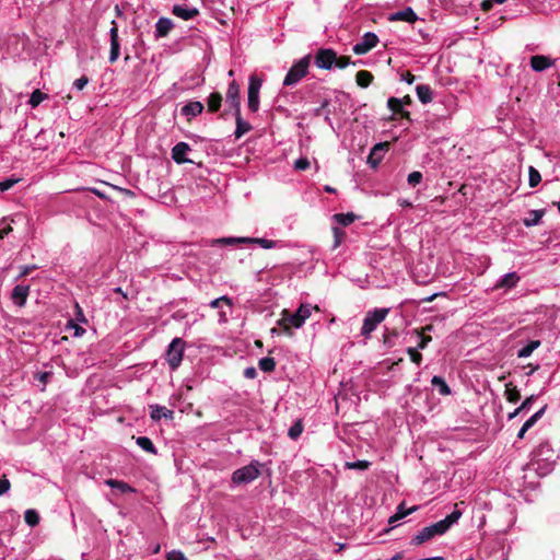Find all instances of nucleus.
Here are the masks:
<instances>
[{
    "instance_id": "nucleus-1",
    "label": "nucleus",
    "mask_w": 560,
    "mask_h": 560,
    "mask_svg": "<svg viewBox=\"0 0 560 560\" xmlns=\"http://www.w3.org/2000/svg\"><path fill=\"white\" fill-rule=\"evenodd\" d=\"M460 516L462 512L459 510H454L445 518L429 526H425L421 530H419L418 534L412 537L411 544L415 546H420L431 540L435 536H441L445 534L451 528L452 525L457 523Z\"/></svg>"
},
{
    "instance_id": "nucleus-2",
    "label": "nucleus",
    "mask_w": 560,
    "mask_h": 560,
    "mask_svg": "<svg viewBox=\"0 0 560 560\" xmlns=\"http://www.w3.org/2000/svg\"><path fill=\"white\" fill-rule=\"evenodd\" d=\"M313 311H318V306L312 305L311 303L300 304L294 313H290L284 310L282 312V317L278 320V325L284 330V332L291 334V328H301L305 324L306 319L311 317Z\"/></svg>"
},
{
    "instance_id": "nucleus-3",
    "label": "nucleus",
    "mask_w": 560,
    "mask_h": 560,
    "mask_svg": "<svg viewBox=\"0 0 560 560\" xmlns=\"http://www.w3.org/2000/svg\"><path fill=\"white\" fill-rule=\"evenodd\" d=\"M311 63V56L306 55L303 58L295 61L289 69L284 77L283 85L293 86L296 85L307 73Z\"/></svg>"
},
{
    "instance_id": "nucleus-4",
    "label": "nucleus",
    "mask_w": 560,
    "mask_h": 560,
    "mask_svg": "<svg viewBox=\"0 0 560 560\" xmlns=\"http://www.w3.org/2000/svg\"><path fill=\"white\" fill-rule=\"evenodd\" d=\"M389 311L390 308L388 307L374 308L372 311H369L363 319L361 335L366 339L370 338L371 334L386 318Z\"/></svg>"
},
{
    "instance_id": "nucleus-5",
    "label": "nucleus",
    "mask_w": 560,
    "mask_h": 560,
    "mask_svg": "<svg viewBox=\"0 0 560 560\" xmlns=\"http://www.w3.org/2000/svg\"><path fill=\"white\" fill-rule=\"evenodd\" d=\"M261 464L258 460H252L248 465L236 469L231 477L234 485H246L258 478Z\"/></svg>"
},
{
    "instance_id": "nucleus-6",
    "label": "nucleus",
    "mask_w": 560,
    "mask_h": 560,
    "mask_svg": "<svg viewBox=\"0 0 560 560\" xmlns=\"http://www.w3.org/2000/svg\"><path fill=\"white\" fill-rule=\"evenodd\" d=\"M185 346V341L179 337L174 338L167 346L165 351V360L172 371H175L179 368L183 361Z\"/></svg>"
},
{
    "instance_id": "nucleus-7",
    "label": "nucleus",
    "mask_w": 560,
    "mask_h": 560,
    "mask_svg": "<svg viewBox=\"0 0 560 560\" xmlns=\"http://www.w3.org/2000/svg\"><path fill=\"white\" fill-rule=\"evenodd\" d=\"M262 85V79L252 74L248 80L247 106L250 112L256 113L259 109V92Z\"/></svg>"
},
{
    "instance_id": "nucleus-8",
    "label": "nucleus",
    "mask_w": 560,
    "mask_h": 560,
    "mask_svg": "<svg viewBox=\"0 0 560 560\" xmlns=\"http://www.w3.org/2000/svg\"><path fill=\"white\" fill-rule=\"evenodd\" d=\"M215 243L221 244H235V243H255L265 249L275 248L278 245V241L267 240V238H256V237H223L214 241Z\"/></svg>"
},
{
    "instance_id": "nucleus-9",
    "label": "nucleus",
    "mask_w": 560,
    "mask_h": 560,
    "mask_svg": "<svg viewBox=\"0 0 560 560\" xmlns=\"http://www.w3.org/2000/svg\"><path fill=\"white\" fill-rule=\"evenodd\" d=\"M533 456L537 464H539V462H546V468H550L557 458L551 445L548 442L540 443L534 451Z\"/></svg>"
},
{
    "instance_id": "nucleus-10",
    "label": "nucleus",
    "mask_w": 560,
    "mask_h": 560,
    "mask_svg": "<svg viewBox=\"0 0 560 560\" xmlns=\"http://www.w3.org/2000/svg\"><path fill=\"white\" fill-rule=\"evenodd\" d=\"M337 61V54L330 48H319L315 54V65L319 69L330 70Z\"/></svg>"
},
{
    "instance_id": "nucleus-11",
    "label": "nucleus",
    "mask_w": 560,
    "mask_h": 560,
    "mask_svg": "<svg viewBox=\"0 0 560 560\" xmlns=\"http://www.w3.org/2000/svg\"><path fill=\"white\" fill-rule=\"evenodd\" d=\"M378 43V37L375 33L366 32L360 42L354 44L352 50L355 55H365L373 49Z\"/></svg>"
},
{
    "instance_id": "nucleus-12",
    "label": "nucleus",
    "mask_w": 560,
    "mask_h": 560,
    "mask_svg": "<svg viewBox=\"0 0 560 560\" xmlns=\"http://www.w3.org/2000/svg\"><path fill=\"white\" fill-rule=\"evenodd\" d=\"M191 152V148L187 142L180 141L176 143L172 149V159L176 164L192 163L187 154Z\"/></svg>"
},
{
    "instance_id": "nucleus-13",
    "label": "nucleus",
    "mask_w": 560,
    "mask_h": 560,
    "mask_svg": "<svg viewBox=\"0 0 560 560\" xmlns=\"http://www.w3.org/2000/svg\"><path fill=\"white\" fill-rule=\"evenodd\" d=\"M113 26L109 30L110 37V51H109V62L114 63L117 61L120 55V44L118 37V27L115 21L112 22Z\"/></svg>"
},
{
    "instance_id": "nucleus-14",
    "label": "nucleus",
    "mask_w": 560,
    "mask_h": 560,
    "mask_svg": "<svg viewBox=\"0 0 560 560\" xmlns=\"http://www.w3.org/2000/svg\"><path fill=\"white\" fill-rule=\"evenodd\" d=\"M556 60L545 55H535L530 57L529 65L533 71L542 72L555 66Z\"/></svg>"
},
{
    "instance_id": "nucleus-15",
    "label": "nucleus",
    "mask_w": 560,
    "mask_h": 560,
    "mask_svg": "<svg viewBox=\"0 0 560 560\" xmlns=\"http://www.w3.org/2000/svg\"><path fill=\"white\" fill-rule=\"evenodd\" d=\"M520 280H521V277L515 271L508 272V273L503 275L502 277H500V279H498V281L493 285V290L503 289L505 291H509V290L515 288L517 285V283L520 282Z\"/></svg>"
},
{
    "instance_id": "nucleus-16",
    "label": "nucleus",
    "mask_w": 560,
    "mask_h": 560,
    "mask_svg": "<svg viewBox=\"0 0 560 560\" xmlns=\"http://www.w3.org/2000/svg\"><path fill=\"white\" fill-rule=\"evenodd\" d=\"M226 103L230 104V106L235 112H241V102H240V85L236 83V81H232L229 84L228 91H226Z\"/></svg>"
},
{
    "instance_id": "nucleus-17",
    "label": "nucleus",
    "mask_w": 560,
    "mask_h": 560,
    "mask_svg": "<svg viewBox=\"0 0 560 560\" xmlns=\"http://www.w3.org/2000/svg\"><path fill=\"white\" fill-rule=\"evenodd\" d=\"M30 294V285L18 284L11 292L13 303L20 307L24 306Z\"/></svg>"
},
{
    "instance_id": "nucleus-18",
    "label": "nucleus",
    "mask_w": 560,
    "mask_h": 560,
    "mask_svg": "<svg viewBox=\"0 0 560 560\" xmlns=\"http://www.w3.org/2000/svg\"><path fill=\"white\" fill-rule=\"evenodd\" d=\"M390 22L404 21L407 23H415L418 20V15L415 13L412 8L406 7L405 9L390 13L388 16Z\"/></svg>"
},
{
    "instance_id": "nucleus-19",
    "label": "nucleus",
    "mask_w": 560,
    "mask_h": 560,
    "mask_svg": "<svg viewBox=\"0 0 560 560\" xmlns=\"http://www.w3.org/2000/svg\"><path fill=\"white\" fill-rule=\"evenodd\" d=\"M172 13L184 21H189L199 14V10L197 8H188L185 5L175 4L172 9Z\"/></svg>"
},
{
    "instance_id": "nucleus-20",
    "label": "nucleus",
    "mask_w": 560,
    "mask_h": 560,
    "mask_svg": "<svg viewBox=\"0 0 560 560\" xmlns=\"http://www.w3.org/2000/svg\"><path fill=\"white\" fill-rule=\"evenodd\" d=\"M150 409H151L150 417L153 421H159L162 418L173 419V417H174V412L164 406L151 405Z\"/></svg>"
},
{
    "instance_id": "nucleus-21",
    "label": "nucleus",
    "mask_w": 560,
    "mask_h": 560,
    "mask_svg": "<svg viewBox=\"0 0 560 560\" xmlns=\"http://www.w3.org/2000/svg\"><path fill=\"white\" fill-rule=\"evenodd\" d=\"M173 21L168 18H160L155 23V37H165L173 28Z\"/></svg>"
},
{
    "instance_id": "nucleus-22",
    "label": "nucleus",
    "mask_w": 560,
    "mask_h": 560,
    "mask_svg": "<svg viewBox=\"0 0 560 560\" xmlns=\"http://www.w3.org/2000/svg\"><path fill=\"white\" fill-rule=\"evenodd\" d=\"M203 110V104L199 101L188 102L180 109L183 116L186 117H196L200 115Z\"/></svg>"
},
{
    "instance_id": "nucleus-23",
    "label": "nucleus",
    "mask_w": 560,
    "mask_h": 560,
    "mask_svg": "<svg viewBox=\"0 0 560 560\" xmlns=\"http://www.w3.org/2000/svg\"><path fill=\"white\" fill-rule=\"evenodd\" d=\"M235 121H236V128L234 131L235 139H240L245 133L252 130V126L249 122L243 119L241 112H235Z\"/></svg>"
},
{
    "instance_id": "nucleus-24",
    "label": "nucleus",
    "mask_w": 560,
    "mask_h": 560,
    "mask_svg": "<svg viewBox=\"0 0 560 560\" xmlns=\"http://www.w3.org/2000/svg\"><path fill=\"white\" fill-rule=\"evenodd\" d=\"M416 93L419 101L422 104H429L433 100V92L430 85L428 84H419L416 86Z\"/></svg>"
},
{
    "instance_id": "nucleus-25",
    "label": "nucleus",
    "mask_w": 560,
    "mask_h": 560,
    "mask_svg": "<svg viewBox=\"0 0 560 560\" xmlns=\"http://www.w3.org/2000/svg\"><path fill=\"white\" fill-rule=\"evenodd\" d=\"M418 510V506H411L409 509H406L405 508V503H400L397 509H396V512L394 515H392L389 518H388V524H394L396 523L397 521L406 517L407 515L413 513L415 511Z\"/></svg>"
},
{
    "instance_id": "nucleus-26",
    "label": "nucleus",
    "mask_w": 560,
    "mask_h": 560,
    "mask_svg": "<svg viewBox=\"0 0 560 560\" xmlns=\"http://www.w3.org/2000/svg\"><path fill=\"white\" fill-rule=\"evenodd\" d=\"M105 485L110 487L112 489H117V490H119L122 493H132V492L136 491L127 482L121 481V480H117V479H107V480H105Z\"/></svg>"
},
{
    "instance_id": "nucleus-27",
    "label": "nucleus",
    "mask_w": 560,
    "mask_h": 560,
    "mask_svg": "<svg viewBox=\"0 0 560 560\" xmlns=\"http://www.w3.org/2000/svg\"><path fill=\"white\" fill-rule=\"evenodd\" d=\"M136 443L144 452L153 454V455L158 454V450L154 446V444H153V442L151 441L150 438H148V436H138L136 439Z\"/></svg>"
},
{
    "instance_id": "nucleus-28",
    "label": "nucleus",
    "mask_w": 560,
    "mask_h": 560,
    "mask_svg": "<svg viewBox=\"0 0 560 560\" xmlns=\"http://www.w3.org/2000/svg\"><path fill=\"white\" fill-rule=\"evenodd\" d=\"M544 214V210H532L529 211V215L524 219L523 223L527 228L535 226L540 223Z\"/></svg>"
},
{
    "instance_id": "nucleus-29",
    "label": "nucleus",
    "mask_w": 560,
    "mask_h": 560,
    "mask_svg": "<svg viewBox=\"0 0 560 560\" xmlns=\"http://www.w3.org/2000/svg\"><path fill=\"white\" fill-rule=\"evenodd\" d=\"M540 347V340H532L517 351V358H528Z\"/></svg>"
},
{
    "instance_id": "nucleus-30",
    "label": "nucleus",
    "mask_w": 560,
    "mask_h": 560,
    "mask_svg": "<svg viewBox=\"0 0 560 560\" xmlns=\"http://www.w3.org/2000/svg\"><path fill=\"white\" fill-rule=\"evenodd\" d=\"M431 383L433 386L438 387L439 393L442 396H447L451 394V388L442 376L434 375L431 380Z\"/></svg>"
},
{
    "instance_id": "nucleus-31",
    "label": "nucleus",
    "mask_w": 560,
    "mask_h": 560,
    "mask_svg": "<svg viewBox=\"0 0 560 560\" xmlns=\"http://www.w3.org/2000/svg\"><path fill=\"white\" fill-rule=\"evenodd\" d=\"M332 218L337 223H339L343 226L350 225L358 219V217L353 212L336 213V214H334Z\"/></svg>"
},
{
    "instance_id": "nucleus-32",
    "label": "nucleus",
    "mask_w": 560,
    "mask_h": 560,
    "mask_svg": "<svg viewBox=\"0 0 560 560\" xmlns=\"http://www.w3.org/2000/svg\"><path fill=\"white\" fill-rule=\"evenodd\" d=\"M357 84L361 88H368L373 81V74L366 70H361L355 75Z\"/></svg>"
},
{
    "instance_id": "nucleus-33",
    "label": "nucleus",
    "mask_w": 560,
    "mask_h": 560,
    "mask_svg": "<svg viewBox=\"0 0 560 560\" xmlns=\"http://www.w3.org/2000/svg\"><path fill=\"white\" fill-rule=\"evenodd\" d=\"M24 521L28 526L35 527L39 524L40 517L36 510L28 509L24 512Z\"/></svg>"
},
{
    "instance_id": "nucleus-34",
    "label": "nucleus",
    "mask_w": 560,
    "mask_h": 560,
    "mask_svg": "<svg viewBox=\"0 0 560 560\" xmlns=\"http://www.w3.org/2000/svg\"><path fill=\"white\" fill-rule=\"evenodd\" d=\"M258 366L262 372H273L276 369V361L271 357H264L258 361Z\"/></svg>"
},
{
    "instance_id": "nucleus-35",
    "label": "nucleus",
    "mask_w": 560,
    "mask_h": 560,
    "mask_svg": "<svg viewBox=\"0 0 560 560\" xmlns=\"http://www.w3.org/2000/svg\"><path fill=\"white\" fill-rule=\"evenodd\" d=\"M222 96L220 93H211L208 97V109L210 112H218L221 107Z\"/></svg>"
},
{
    "instance_id": "nucleus-36",
    "label": "nucleus",
    "mask_w": 560,
    "mask_h": 560,
    "mask_svg": "<svg viewBox=\"0 0 560 560\" xmlns=\"http://www.w3.org/2000/svg\"><path fill=\"white\" fill-rule=\"evenodd\" d=\"M387 107L394 113H401L406 117L409 116L408 112H402V100L389 97L387 101Z\"/></svg>"
},
{
    "instance_id": "nucleus-37",
    "label": "nucleus",
    "mask_w": 560,
    "mask_h": 560,
    "mask_svg": "<svg viewBox=\"0 0 560 560\" xmlns=\"http://www.w3.org/2000/svg\"><path fill=\"white\" fill-rule=\"evenodd\" d=\"M547 406L541 407L538 411H536L532 417H529L523 424L525 430H529L534 424L544 416Z\"/></svg>"
},
{
    "instance_id": "nucleus-38",
    "label": "nucleus",
    "mask_w": 560,
    "mask_h": 560,
    "mask_svg": "<svg viewBox=\"0 0 560 560\" xmlns=\"http://www.w3.org/2000/svg\"><path fill=\"white\" fill-rule=\"evenodd\" d=\"M47 98V95L39 90H35L28 100V104L32 108L37 107L44 100Z\"/></svg>"
},
{
    "instance_id": "nucleus-39",
    "label": "nucleus",
    "mask_w": 560,
    "mask_h": 560,
    "mask_svg": "<svg viewBox=\"0 0 560 560\" xmlns=\"http://www.w3.org/2000/svg\"><path fill=\"white\" fill-rule=\"evenodd\" d=\"M528 175V184L532 188L536 187L541 182L540 173L534 166H529Z\"/></svg>"
},
{
    "instance_id": "nucleus-40",
    "label": "nucleus",
    "mask_w": 560,
    "mask_h": 560,
    "mask_svg": "<svg viewBox=\"0 0 560 560\" xmlns=\"http://www.w3.org/2000/svg\"><path fill=\"white\" fill-rule=\"evenodd\" d=\"M52 376V372L50 371H44V372H36L34 374V378L42 384L40 390H45V387L49 380Z\"/></svg>"
},
{
    "instance_id": "nucleus-41",
    "label": "nucleus",
    "mask_w": 560,
    "mask_h": 560,
    "mask_svg": "<svg viewBox=\"0 0 560 560\" xmlns=\"http://www.w3.org/2000/svg\"><path fill=\"white\" fill-rule=\"evenodd\" d=\"M303 432V424L300 420H298L293 425H291L288 430V435L292 440H298Z\"/></svg>"
},
{
    "instance_id": "nucleus-42",
    "label": "nucleus",
    "mask_w": 560,
    "mask_h": 560,
    "mask_svg": "<svg viewBox=\"0 0 560 560\" xmlns=\"http://www.w3.org/2000/svg\"><path fill=\"white\" fill-rule=\"evenodd\" d=\"M221 303H225L229 307H232L233 306V301L231 298H229L228 295H222L220 298H217L214 300H212L210 303H209V306L211 308H219L220 307V304Z\"/></svg>"
},
{
    "instance_id": "nucleus-43",
    "label": "nucleus",
    "mask_w": 560,
    "mask_h": 560,
    "mask_svg": "<svg viewBox=\"0 0 560 560\" xmlns=\"http://www.w3.org/2000/svg\"><path fill=\"white\" fill-rule=\"evenodd\" d=\"M419 351L420 350L416 347H409L407 349L410 360L417 365H420L422 362V354Z\"/></svg>"
},
{
    "instance_id": "nucleus-44",
    "label": "nucleus",
    "mask_w": 560,
    "mask_h": 560,
    "mask_svg": "<svg viewBox=\"0 0 560 560\" xmlns=\"http://www.w3.org/2000/svg\"><path fill=\"white\" fill-rule=\"evenodd\" d=\"M370 462L368 460H355L346 463V467L349 469H358V470H365L370 467Z\"/></svg>"
},
{
    "instance_id": "nucleus-45",
    "label": "nucleus",
    "mask_w": 560,
    "mask_h": 560,
    "mask_svg": "<svg viewBox=\"0 0 560 560\" xmlns=\"http://www.w3.org/2000/svg\"><path fill=\"white\" fill-rule=\"evenodd\" d=\"M417 338H418V343H417L416 348H418L419 350L425 349L432 340L431 336H427V335H423L418 331H417Z\"/></svg>"
},
{
    "instance_id": "nucleus-46",
    "label": "nucleus",
    "mask_w": 560,
    "mask_h": 560,
    "mask_svg": "<svg viewBox=\"0 0 560 560\" xmlns=\"http://www.w3.org/2000/svg\"><path fill=\"white\" fill-rule=\"evenodd\" d=\"M20 182V178L10 177L0 182V191H7L11 189L15 184Z\"/></svg>"
},
{
    "instance_id": "nucleus-47",
    "label": "nucleus",
    "mask_w": 560,
    "mask_h": 560,
    "mask_svg": "<svg viewBox=\"0 0 560 560\" xmlns=\"http://www.w3.org/2000/svg\"><path fill=\"white\" fill-rule=\"evenodd\" d=\"M506 400L509 402L515 404L520 400L521 395L517 388H506L505 390Z\"/></svg>"
},
{
    "instance_id": "nucleus-48",
    "label": "nucleus",
    "mask_w": 560,
    "mask_h": 560,
    "mask_svg": "<svg viewBox=\"0 0 560 560\" xmlns=\"http://www.w3.org/2000/svg\"><path fill=\"white\" fill-rule=\"evenodd\" d=\"M536 396L535 395H532L529 397H527L522 404L520 407L516 408V412H523V411H526V410H529L532 405L534 404V401L536 400Z\"/></svg>"
},
{
    "instance_id": "nucleus-49",
    "label": "nucleus",
    "mask_w": 560,
    "mask_h": 560,
    "mask_svg": "<svg viewBox=\"0 0 560 560\" xmlns=\"http://www.w3.org/2000/svg\"><path fill=\"white\" fill-rule=\"evenodd\" d=\"M332 233H334V238H335V242H334V248L338 247L343 238H345V232L342 230H340L339 228H332Z\"/></svg>"
},
{
    "instance_id": "nucleus-50",
    "label": "nucleus",
    "mask_w": 560,
    "mask_h": 560,
    "mask_svg": "<svg viewBox=\"0 0 560 560\" xmlns=\"http://www.w3.org/2000/svg\"><path fill=\"white\" fill-rule=\"evenodd\" d=\"M311 163L307 158L303 156L294 162V168L296 171H305L310 167Z\"/></svg>"
},
{
    "instance_id": "nucleus-51",
    "label": "nucleus",
    "mask_w": 560,
    "mask_h": 560,
    "mask_svg": "<svg viewBox=\"0 0 560 560\" xmlns=\"http://www.w3.org/2000/svg\"><path fill=\"white\" fill-rule=\"evenodd\" d=\"M408 183L411 185V186H416L418 184L421 183L422 180V174L418 171H415V172H411L409 175H408V178H407Z\"/></svg>"
},
{
    "instance_id": "nucleus-52",
    "label": "nucleus",
    "mask_w": 560,
    "mask_h": 560,
    "mask_svg": "<svg viewBox=\"0 0 560 560\" xmlns=\"http://www.w3.org/2000/svg\"><path fill=\"white\" fill-rule=\"evenodd\" d=\"M350 63L355 65V62H351L350 57L347 56L337 57V61H335V66L339 69H345Z\"/></svg>"
},
{
    "instance_id": "nucleus-53",
    "label": "nucleus",
    "mask_w": 560,
    "mask_h": 560,
    "mask_svg": "<svg viewBox=\"0 0 560 560\" xmlns=\"http://www.w3.org/2000/svg\"><path fill=\"white\" fill-rule=\"evenodd\" d=\"M74 310H75V313H74L75 320L79 323H82V324H86L88 319L83 313V310L81 308V306L78 303H75Z\"/></svg>"
},
{
    "instance_id": "nucleus-54",
    "label": "nucleus",
    "mask_w": 560,
    "mask_h": 560,
    "mask_svg": "<svg viewBox=\"0 0 560 560\" xmlns=\"http://www.w3.org/2000/svg\"><path fill=\"white\" fill-rule=\"evenodd\" d=\"M68 326L73 329L74 337H82L85 334V329L79 324L73 323L72 320L69 322Z\"/></svg>"
},
{
    "instance_id": "nucleus-55",
    "label": "nucleus",
    "mask_w": 560,
    "mask_h": 560,
    "mask_svg": "<svg viewBox=\"0 0 560 560\" xmlns=\"http://www.w3.org/2000/svg\"><path fill=\"white\" fill-rule=\"evenodd\" d=\"M167 560H187L180 550H172L166 555Z\"/></svg>"
},
{
    "instance_id": "nucleus-56",
    "label": "nucleus",
    "mask_w": 560,
    "mask_h": 560,
    "mask_svg": "<svg viewBox=\"0 0 560 560\" xmlns=\"http://www.w3.org/2000/svg\"><path fill=\"white\" fill-rule=\"evenodd\" d=\"M11 483L5 476L0 478V495L5 494L10 490Z\"/></svg>"
},
{
    "instance_id": "nucleus-57",
    "label": "nucleus",
    "mask_w": 560,
    "mask_h": 560,
    "mask_svg": "<svg viewBox=\"0 0 560 560\" xmlns=\"http://www.w3.org/2000/svg\"><path fill=\"white\" fill-rule=\"evenodd\" d=\"M89 83V78L85 77V75H82L81 78L77 79L74 82H73V86L81 91L83 90Z\"/></svg>"
},
{
    "instance_id": "nucleus-58",
    "label": "nucleus",
    "mask_w": 560,
    "mask_h": 560,
    "mask_svg": "<svg viewBox=\"0 0 560 560\" xmlns=\"http://www.w3.org/2000/svg\"><path fill=\"white\" fill-rule=\"evenodd\" d=\"M244 376L248 380H254L257 376V371L254 366L246 368L244 370Z\"/></svg>"
},
{
    "instance_id": "nucleus-59",
    "label": "nucleus",
    "mask_w": 560,
    "mask_h": 560,
    "mask_svg": "<svg viewBox=\"0 0 560 560\" xmlns=\"http://www.w3.org/2000/svg\"><path fill=\"white\" fill-rule=\"evenodd\" d=\"M407 84H412L416 80V77L410 73V72H406L402 74V78H401Z\"/></svg>"
},
{
    "instance_id": "nucleus-60",
    "label": "nucleus",
    "mask_w": 560,
    "mask_h": 560,
    "mask_svg": "<svg viewBox=\"0 0 560 560\" xmlns=\"http://www.w3.org/2000/svg\"><path fill=\"white\" fill-rule=\"evenodd\" d=\"M493 3H494V1H492V0H483L480 3L481 10L486 11V12L491 10Z\"/></svg>"
},
{
    "instance_id": "nucleus-61",
    "label": "nucleus",
    "mask_w": 560,
    "mask_h": 560,
    "mask_svg": "<svg viewBox=\"0 0 560 560\" xmlns=\"http://www.w3.org/2000/svg\"><path fill=\"white\" fill-rule=\"evenodd\" d=\"M12 232L11 226H7L0 230V240H2L5 235Z\"/></svg>"
},
{
    "instance_id": "nucleus-62",
    "label": "nucleus",
    "mask_w": 560,
    "mask_h": 560,
    "mask_svg": "<svg viewBox=\"0 0 560 560\" xmlns=\"http://www.w3.org/2000/svg\"><path fill=\"white\" fill-rule=\"evenodd\" d=\"M35 268V266H25L23 267V270L21 271L20 276L19 277H24L26 276L31 270H33Z\"/></svg>"
},
{
    "instance_id": "nucleus-63",
    "label": "nucleus",
    "mask_w": 560,
    "mask_h": 560,
    "mask_svg": "<svg viewBox=\"0 0 560 560\" xmlns=\"http://www.w3.org/2000/svg\"><path fill=\"white\" fill-rule=\"evenodd\" d=\"M228 322V315L224 312H219V323L223 324Z\"/></svg>"
},
{
    "instance_id": "nucleus-64",
    "label": "nucleus",
    "mask_w": 560,
    "mask_h": 560,
    "mask_svg": "<svg viewBox=\"0 0 560 560\" xmlns=\"http://www.w3.org/2000/svg\"><path fill=\"white\" fill-rule=\"evenodd\" d=\"M114 292H115V293H118V294H121V296H122L124 299H127V293H125L120 287L115 288V289H114Z\"/></svg>"
}]
</instances>
